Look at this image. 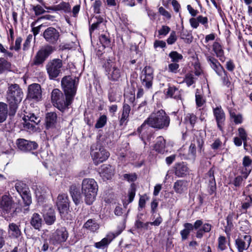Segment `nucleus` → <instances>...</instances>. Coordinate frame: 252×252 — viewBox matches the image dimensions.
Here are the masks:
<instances>
[{
	"mask_svg": "<svg viewBox=\"0 0 252 252\" xmlns=\"http://www.w3.org/2000/svg\"><path fill=\"white\" fill-rule=\"evenodd\" d=\"M188 185L187 181L178 180L174 184V189L176 192L181 194L187 190Z\"/></svg>",
	"mask_w": 252,
	"mask_h": 252,
	"instance_id": "7c9ffc66",
	"label": "nucleus"
},
{
	"mask_svg": "<svg viewBox=\"0 0 252 252\" xmlns=\"http://www.w3.org/2000/svg\"><path fill=\"white\" fill-rule=\"evenodd\" d=\"M166 96L178 99L180 96V92L178 88L174 86H169L165 93Z\"/></svg>",
	"mask_w": 252,
	"mask_h": 252,
	"instance_id": "58836bf2",
	"label": "nucleus"
},
{
	"mask_svg": "<svg viewBox=\"0 0 252 252\" xmlns=\"http://www.w3.org/2000/svg\"><path fill=\"white\" fill-rule=\"evenodd\" d=\"M195 101L198 107H201L205 102V99L203 98L200 91L196 89L195 92Z\"/></svg>",
	"mask_w": 252,
	"mask_h": 252,
	"instance_id": "c03bdc74",
	"label": "nucleus"
},
{
	"mask_svg": "<svg viewBox=\"0 0 252 252\" xmlns=\"http://www.w3.org/2000/svg\"><path fill=\"white\" fill-rule=\"evenodd\" d=\"M218 248L222 251L226 248V238L224 236H220L218 238Z\"/></svg>",
	"mask_w": 252,
	"mask_h": 252,
	"instance_id": "603ef678",
	"label": "nucleus"
},
{
	"mask_svg": "<svg viewBox=\"0 0 252 252\" xmlns=\"http://www.w3.org/2000/svg\"><path fill=\"white\" fill-rule=\"evenodd\" d=\"M24 96L22 89L17 84H8L6 99L9 106V115L14 116Z\"/></svg>",
	"mask_w": 252,
	"mask_h": 252,
	"instance_id": "f03ea898",
	"label": "nucleus"
},
{
	"mask_svg": "<svg viewBox=\"0 0 252 252\" xmlns=\"http://www.w3.org/2000/svg\"><path fill=\"white\" fill-rule=\"evenodd\" d=\"M32 39V34H29L27 37L26 40L25 41L23 44V49L24 51L27 50L30 46V43Z\"/></svg>",
	"mask_w": 252,
	"mask_h": 252,
	"instance_id": "0e129e2a",
	"label": "nucleus"
},
{
	"mask_svg": "<svg viewBox=\"0 0 252 252\" xmlns=\"http://www.w3.org/2000/svg\"><path fill=\"white\" fill-rule=\"evenodd\" d=\"M32 9L34 11L35 14L36 15H39L42 14L45 12V10L40 5L33 6Z\"/></svg>",
	"mask_w": 252,
	"mask_h": 252,
	"instance_id": "e2e57ef3",
	"label": "nucleus"
},
{
	"mask_svg": "<svg viewBox=\"0 0 252 252\" xmlns=\"http://www.w3.org/2000/svg\"><path fill=\"white\" fill-rule=\"evenodd\" d=\"M0 208L2 216L6 219L15 217L16 215V208L15 207L14 202L11 197L4 195L1 197Z\"/></svg>",
	"mask_w": 252,
	"mask_h": 252,
	"instance_id": "423d86ee",
	"label": "nucleus"
},
{
	"mask_svg": "<svg viewBox=\"0 0 252 252\" xmlns=\"http://www.w3.org/2000/svg\"><path fill=\"white\" fill-rule=\"evenodd\" d=\"M170 31V28L167 26H162L161 28L158 30V35H166Z\"/></svg>",
	"mask_w": 252,
	"mask_h": 252,
	"instance_id": "338daca9",
	"label": "nucleus"
},
{
	"mask_svg": "<svg viewBox=\"0 0 252 252\" xmlns=\"http://www.w3.org/2000/svg\"><path fill=\"white\" fill-rule=\"evenodd\" d=\"M206 58L207 61L209 63V65L210 66V67H211V68L214 67L215 66L218 65V64L220 63L216 58L211 55H209L207 54L206 55Z\"/></svg>",
	"mask_w": 252,
	"mask_h": 252,
	"instance_id": "09e8293b",
	"label": "nucleus"
},
{
	"mask_svg": "<svg viewBox=\"0 0 252 252\" xmlns=\"http://www.w3.org/2000/svg\"><path fill=\"white\" fill-rule=\"evenodd\" d=\"M57 116L56 113L49 112L46 115L45 125L47 129H53L55 127L57 123Z\"/></svg>",
	"mask_w": 252,
	"mask_h": 252,
	"instance_id": "393cba45",
	"label": "nucleus"
},
{
	"mask_svg": "<svg viewBox=\"0 0 252 252\" xmlns=\"http://www.w3.org/2000/svg\"><path fill=\"white\" fill-rule=\"evenodd\" d=\"M177 37L175 31H172L169 37L167 39V42L169 45H172L174 44L177 40Z\"/></svg>",
	"mask_w": 252,
	"mask_h": 252,
	"instance_id": "bf43d9fd",
	"label": "nucleus"
},
{
	"mask_svg": "<svg viewBox=\"0 0 252 252\" xmlns=\"http://www.w3.org/2000/svg\"><path fill=\"white\" fill-rule=\"evenodd\" d=\"M196 144H197L198 147L201 149L203 144V140L201 138H197L196 140L194 139L191 142L189 149V155L193 158H195L196 153Z\"/></svg>",
	"mask_w": 252,
	"mask_h": 252,
	"instance_id": "c85d7f7f",
	"label": "nucleus"
},
{
	"mask_svg": "<svg viewBox=\"0 0 252 252\" xmlns=\"http://www.w3.org/2000/svg\"><path fill=\"white\" fill-rule=\"evenodd\" d=\"M20 196L23 199L24 203V206L26 207L24 209L25 211H29V206L30 205L32 202L30 191H28L27 193H24L23 194L20 195Z\"/></svg>",
	"mask_w": 252,
	"mask_h": 252,
	"instance_id": "a19ab883",
	"label": "nucleus"
},
{
	"mask_svg": "<svg viewBox=\"0 0 252 252\" xmlns=\"http://www.w3.org/2000/svg\"><path fill=\"white\" fill-rule=\"evenodd\" d=\"M215 169L214 167L210 169L205 176V183L207 185V191L210 195L216 193L217 187L215 179Z\"/></svg>",
	"mask_w": 252,
	"mask_h": 252,
	"instance_id": "dca6fc26",
	"label": "nucleus"
},
{
	"mask_svg": "<svg viewBox=\"0 0 252 252\" xmlns=\"http://www.w3.org/2000/svg\"><path fill=\"white\" fill-rule=\"evenodd\" d=\"M82 191L85 195V201L91 205L94 201L97 191V184L93 179H84L82 183Z\"/></svg>",
	"mask_w": 252,
	"mask_h": 252,
	"instance_id": "7ed1b4c3",
	"label": "nucleus"
},
{
	"mask_svg": "<svg viewBox=\"0 0 252 252\" xmlns=\"http://www.w3.org/2000/svg\"><path fill=\"white\" fill-rule=\"evenodd\" d=\"M55 51L54 47L47 44L42 47L36 53L31 63V66H42L45 61Z\"/></svg>",
	"mask_w": 252,
	"mask_h": 252,
	"instance_id": "0eeeda50",
	"label": "nucleus"
},
{
	"mask_svg": "<svg viewBox=\"0 0 252 252\" xmlns=\"http://www.w3.org/2000/svg\"><path fill=\"white\" fill-rule=\"evenodd\" d=\"M238 131L239 137L241 138L243 141H247L248 137L246 130L243 127H239Z\"/></svg>",
	"mask_w": 252,
	"mask_h": 252,
	"instance_id": "4d7b16f0",
	"label": "nucleus"
},
{
	"mask_svg": "<svg viewBox=\"0 0 252 252\" xmlns=\"http://www.w3.org/2000/svg\"><path fill=\"white\" fill-rule=\"evenodd\" d=\"M91 155L95 165L105 161L110 156L109 152L98 142L92 145Z\"/></svg>",
	"mask_w": 252,
	"mask_h": 252,
	"instance_id": "6e6552de",
	"label": "nucleus"
},
{
	"mask_svg": "<svg viewBox=\"0 0 252 252\" xmlns=\"http://www.w3.org/2000/svg\"><path fill=\"white\" fill-rule=\"evenodd\" d=\"M25 115L23 119L24 121V127L25 128L33 130L35 128V126L37 125L41 121V118L37 116L33 113H27Z\"/></svg>",
	"mask_w": 252,
	"mask_h": 252,
	"instance_id": "4468645a",
	"label": "nucleus"
},
{
	"mask_svg": "<svg viewBox=\"0 0 252 252\" xmlns=\"http://www.w3.org/2000/svg\"><path fill=\"white\" fill-rule=\"evenodd\" d=\"M44 220L46 224L52 225L56 220L55 211L53 209H50L43 215Z\"/></svg>",
	"mask_w": 252,
	"mask_h": 252,
	"instance_id": "72a5a7b5",
	"label": "nucleus"
},
{
	"mask_svg": "<svg viewBox=\"0 0 252 252\" xmlns=\"http://www.w3.org/2000/svg\"><path fill=\"white\" fill-rule=\"evenodd\" d=\"M242 164L243 168L241 173L246 179L252 171V160L250 157L246 156L243 158Z\"/></svg>",
	"mask_w": 252,
	"mask_h": 252,
	"instance_id": "b1692460",
	"label": "nucleus"
},
{
	"mask_svg": "<svg viewBox=\"0 0 252 252\" xmlns=\"http://www.w3.org/2000/svg\"><path fill=\"white\" fill-rule=\"evenodd\" d=\"M78 81V78H73L70 76H65L62 80V86L68 101L73 100L76 94Z\"/></svg>",
	"mask_w": 252,
	"mask_h": 252,
	"instance_id": "39448f33",
	"label": "nucleus"
},
{
	"mask_svg": "<svg viewBox=\"0 0 252 252\" xmlns=\"http://www.w3.org/2000/svg\"><path fill=\"white\" fill-rule=\"evenodd\" d=\"M43 36L47 42L50 44L55 45L57 43L59 40L60 34L57 30L51 27L44 31Z\"/></svg>",
	"mask_w": 252,
	"mask_h": 252,
	"instance_id": "2eb2a0df",
	"label": "nucleus"
},
{
	"mask_svg": "<svg viewBox=\"0 0 252 252\" xmlns=\"http://www.w3.org/2000/svg\"><path fill=\"white\" fill-rule=\"evenodd\" d=\"M22 38L21 37H18L16 38L14 46H11L9 48L10 50H14L18 52L21 49V43L22 42Z\"/></svg>",
	"mask_w": 252,
	"mask_h": 252,
	"instance_id": "3c124183",
	"label": "nucleus"
},
{
	"mask_svg": "<svg viewBox=\"0 0 252 252\" xmlns=\"http://www.w3.org/2000/svg\"><path fill=\"white\" fill-rule=\"evenodd\" d=\"M46 8L48 10H52L53 11H61L63 10L66 13H71V6L68 2L62 1L59 4L52 7H46Z\"/></svg>",
	"mask_w": 252,
	"mask_h": 252,
	"instance_id": "cd10ccee",
	"label": "nucleus"
},
{
	"mask_svg": "<svg viewBox=\"0 0 252 252\" xmlns=\"http://www.w3.org/2000/svg\"><path fill=\"white\" fill-rule=\"evenodd\" d=\"M213 114L215 118L219 129L223 131V126L225 120V113L221 106L213 108Z\"/></svg>",
	"mask_w": 252,
	"mask_h": 252,
	"instance_id": "6ab92c4d",
	"label": "nucleus"
},
{
	"mask_svg": "<svg viewBox=\"0 0 252 252\" xmlns=\"http://www.w3.org/2000/svg\"><path fill=\"white\" fill-rule=\"evenodd\" d=\"M140 77L142 85L147 89L151 88L153 80V68L150 66H146L142 70Z\"/></svg>",
	"mask_w": 252,
	"mask_h": 252,
	"instance_id": "ddd939ff",
	"label": "nucleus"
},
{
	"mask_svg": "<svg viewBox=\"0 0 252 252\" xmlns=\"http://www.w3.org/2000/svg\"><path fill=\"white\" fill-rule=\"evenodd\" d=\"M165 147V140L162 136L157 138L156 143L154 146V149L159 153H163Z\"/></svg>",
	"mask_w": 252,
	"mask_h": 252,
	"instance_id": "c9c22d12",
	"label": "nucleus"
},
{
	"mask_svg": "<svg viewBox=\"0 0 252 252\" xmlns=\"http://www.w3.org/2000/svg\"><path fill=\"white\" fill-rule=\"evenodd\" d=\"M19 226V225L13 222L9 224L7 230L10 237L18 238L22 235Z\"/></svg>",
	"mask_w": 252,
	"mask_h": 252,
	"instance_id": "bb28decb",
	"label": "nucleus"
},
{
	"mask_svg": "<svg viewBox=\"0 0 252 252\" xmlns=\"http://www.w3.org/2000/svg\"><path fill=\"white\" fill-rule=\"evenodd\" d=\"M184 228L180 231V234L182 241H185L188 238L190 232L193 230L192 224L186 222L184 224Z\"/></svg>",
	"mask_w": 252,
	"mask_h": 252,
	"instance_id": "f704fd0d",
	"label": "nucleus"
},
{
	"mask_svg": "<svg viewBox=\"0 0 252 252\" xmlns=\"http://www.w3.org/2000/svg\"><path fill=\"white\" fill-rule=\"evenodd\" d=\"M246 200L247 202L242 203V208L243 209L247 210L252 205V198L249 196L246 198Z\"/></svg>",
	"mask_w": 252,
	"mask_h": 252,
	"instance_id": "774afa93",
	"label": "nucleus"
},
{
	"mask_svg": "<svg viewBox=\"0 0 252 252\" xmlns=\"http://www.w3.org/2000/svg\"><path fill=\"white\" fill-rule=\"evenodd\" d=\"M105 75L110 82H119L123 74L120 66H118L113 60L109 59L104 63Z\"/></svg>",
	"mask_w": 252,
	"mask_h": 252,
	"instance_id": "20e7f679",
	"label": "nucleus"
},
{
	"mask_svg": "<svg viewBox=\"0 0 252 252\" xmlns=\"http://www.w3.org/2000/svg\"><path fill=\"white\" fill-rule=\"evenodd\" d=\"M42 220L39 214L34 213L31 220V224L36 229H39L41 227Z\"/></svg>",
	"mask_w": 252,
	"mask_h": 252,
	"instance_id": "473e14b6",
	"label": "nucleus"
},
{
	"mask_svg": "<svg viewBox=\"0 0 252 252\" xmlns=\"http://www.w3.org/2000/svg\"><path fill=\"white\" fill-rule=\"evenodd\" d=\"M212 69L216 72V73L220 77H222L223 73L225 72V70L221 64L220 63L218 65L215 66Z\"/></svg>",
	"mask_w": 252,
	"mask_h": 252,
	"instance_id": "864d4df0",
	"label": "nucleus"
},
{
	"mask_svg": "<svg viewBox=\"0 0 252 252\" xmlns=\"http://www.w3.org/2000/svg\"><path fill=\"white\" fill-rule=\"evenodd\" d=\"M95 18L96 19V21L92 25L89 29L90 35H91L92 32L97 29L99 25L103 22V18L100 16H96Z\"/></svg>",
	"mask_w": 252,
	"mask_h": 252,
	"instance_id": "a18cd8bd",
	"label": "nucleus"
},
{
	"mask_svg": "<svg viewBox=\"0 0 252 252\" xmlns=\"http://www.w3.org/2000/svg\"><path fill=\"white\" fill-rule=\"evenodd\" d=\"M169 57L171 59V62L178 63L183 58V56L178 53L177 51H172L169 54Z\"/></svg>",
	"mask_w": 252,
	"mask_h": 252,
	"instance_id": "49530a36",
	"label": "nucleus"
},
{
	"mask_svg": "<svg viewBox=\"0 0 252 252\" xmlns=\"http://www.w3.org/2000/svg\"><path fill=\"white\" fill-rule=\"evenodd\" d=\"M16 144L19 150L26 153L32 152L38 147V144L35 142L29 141L23 138L18 139Z\"/></svg>",
	"mask_w": 252,
	"mask_h": 252,
	"instance_id": "f3484780",
	"label": "nucleus"
},
{
	"mask_svg": "<svg viewBox=\"0 0 252 252\" xmlns=\"http://www.w3.org/2000/svg\"><path fill=\"white\" fill-rule=\"evenodd\" d=\"M243 178L244 177H243L241 176H237L234 179L232 184L236 187L239 188L241 187L242 183L244 181Z\"/></svg>",
	"mask_w": 252,
	"mask_h": 252,
	"instance_id": "69168bd1",
	"label": "nucleus"
},
{
	"mask_svg": "<svg viewBox=\"0 0 252 252\" xmlns=\"http://www.w3.org/2000/svg\"><path fill=\"white\" fill-rule=\"evenodd\" d=\"M212 49L216 57L219 58L221 62L225 61L226 58L224 56V51L222 45L218 40H216L212 45Z\"/></svg>",
	"mask_w": 252,
	"mask_h": 252,
	"instance_id": "5701e85b",
	"label": "nucleus"
},
{
	"mask_svg": "<svg viewBox=\"0 0 252 252\" xmlns=\"http://www.w3.org/2000/svg\"><path fill=\"white\" fill-rule=\"evenodd\" d=\"M9 115V106L8 104L0 102V123L4 122Z\"/></svg>",
	"mask_w": 252,
	"mask_h": 252,
	"instance_id": "2f4dec72",
	"label": "nucleus"
},
{
	"mask_svg": "<svg viewBox=\"0 0 252 252\" xmlns=\"http://www.w3.org/2000/svg\"><path fill=\"white\" fill-rule=\"evenodd\" d=\"M63 61L59 59H54L50 61L46 65V68L50 79H55L61 73Z\"/></svg>",
	"mask_w": 252,
	"mask_h": 252,
	"instance_id": "9b49d317",
	"label": "nucleus"
},
{
	"mask_svg": "<svg viewBox=\"0 0 252 252\" xmlns=\"http://www.w3.org/2000/svg\"><path fill=\"white\" fill-rule=\"evenodd\" d=\"M252 241L250 235H245L243 238H238L235 241V245L238 252H244L250 247Z\"/></svg>",
	"mask_w": 252,
	"mask_h": 252,
	"instance_id": "a211bd4d",
	"label": "nucleus"
},
{
	"mask_svg": "<svg viewBox=\"0 0 252 252\" xmlns=\"http://www.w3.org/2000/svg\"><path fill=\"white\" fill-rule=\"evenodd\" d=\"M197 19L199 24L200 23L201 24L203 25L205 29H208V19L207 17H203L202 15H199L197 17Z\"/></svg>",
	"mask_w": 252,
	"mask_h": 252,
	"instance_id": "13d9d810",
	"label": "nucleus"
},
{
	"mask_svg": "<svg viewBox=\"0 0 252 252\" xmlns=\"http://www.w3.org/2000/svg\"><path fill=\"white\" fill-rule=\"evenodd\" d=\"M29 97L39 101L41 98V89L40 85L32 84L28 87Z\"/></svg>",
	"mask_w": 252,
	"mask_h": 252,
	"instance_id": "aec40b11",
	"label": "nucleus"
},
{
	"mask_svg": "<svg viewBox=\"0 0 252 252\" xmlns=\"http://www.w3.org/2000/svg\"><path fill=\"white\" fill-rule=\"evenodd\" d=\"M124 179L127 180L128 182H134L137 179V175L136 173L131 174H125L123 175Z\"/></svg>",
	"mask_w": 252,
	"mask_h": 252,
	"instance_id": "680f3d73",
	"label": "nucleus"
},
{
	"mask_svg": "<svg viewBox=\"0 0 252 252\" xmlns=\"http://www.w3.org/2000/svg\"><path fill=\"white\" fill-rule=\"evenodd\" d=\"M108 97L111 102H119L121 98V95L117 88H111L108 91Z\"/></svg>",
	"mask_w": 252,
	"mask_h": 252,
	"instance_id": "c756f323",
	"label": "nucleus"
},
{
	"mask_svg": "<svg viewBox=\"0 0 252 252\" xmlns=\"http://www.w3.org/2000/svg\"><path fill=\"white\" fill-rule=\"evenodd\" d=\"M57 205L62 218L64 220H70V216L69 214V199L66 194H62L58 195Z\"/></svg>",
	"mask_w": 252,
	"mask_h": 252,
	"instance_id": "9d476101",
	"label": "nucleus"
},
{
	"mask_svg": "<svg viewBox=\"0 0 252 252\" xmlns=\"http://www.w3.org/2000/svg\"><path fill=\"white\" fill-rule=\"evenodd\" d=\"M180 36L181 39H184L186 43H189L192 41V36L187 30H185L183 27L182 30L180 32Z\"/></svg>",
	"mask_w": 252,
	"mask_h": 252,
	"instance_id": "79ce46f5",
	"label": "nucleus"
},
{
	"mask_svg": "<svg viewBox=\"0 0 252 252\" xmlns=\"http://www.w3.org/2000/svg\"><path fill=\"white\" fill-rule=\"evenodd\" d=\"M15 188L20 195L30 191L28 185L22 181L16 182L15 185Z\"/></svg>",
	"mask_w": 252,
	"mask_h": 252,
	"instance_id": "4c0bfd02",
	"label": "nucleus"
},
{
	"mask_svg": "<svg viewBox=\"0 0 252 252\" xmlns=\"http://www.w3.org/2000/svg\"><path fill=\"white\" fill-rule=\"evenodd\" d=\"M197 120V117L193 114H188L185 118L186 124H189L192 128L194 127Z\"/></svg>",
	"mask_w": 252,
	"mask_h": 252,
	"instance_id": "37998d69",
	"label": "nucleus"
},
{
	"mask_svg": "<svg viewBox=\"0 0 252 252\" xmlns=\"http://www.w3.org/2000/svg\"><path fill=\"white\" fill-rule=\"evenodd\" d=\"M170 123L168 115L163 109L152 112L141 126L137 128V132L141 140L145 144V134L149 129V127L157 129H167Z\"/></svg>",
	"mask_w": 252,
	"mask_h": 252,
	"instance_id": "f257e3e1",
	"label": "nucleus"
},
{
	"mask_svg": "<svg viewBox=\"0 0 252 252\" xmlns=\"http://www.w3.org/2000/svg\"><path fill=\"white\" fill-rule=\"evenodd\" d=\"M11 70V64L7 60L4 58H0V74L5 71H10Z\"/></svg>",
	"mask_w": 252,
	"mask_h": 252,
	"instance_id": "e433bc0d",
	"label": "nucleus"
},
{
	"mask_svg": "<svg viewBox=\"0 0 252 252\" xmlns=\"http://www.w3.org/2000/svg\"><path fill=\"white\" fill-rule=\"evenodd\" d=\"M179 64L177 63H172L168 64V71L169 72L176 73L178 71Z\"/></svg>",
	"mask_w": 252,
	"mask_h": 252,
	"instance_id": "052dcab7",
	"label": "nucleus"
},
{
	"mask_svg": "<svg viewBox=\"0 0 252 252\" xmlns=\"http://www.w3.org/2000/svg\"><path fill=\"white\" fill-rule=\"evenodd\" d=\"M99 40L102 46L104 47H109L111 45V41L108 37L105 34H101L99 36Z\"/></svg>",
	"mask_w": 252,
	"mask_h": 252,
	"instance_id": "8fccbe9b",
	"label": "nucleus"
},
{
	"mask_svg": "<svg viewBox=\"0 0 252 252\" xmlns=\"http://www.w3.org/2000/svg\"><path fill=\"white\" fill-rule=\"evenodd\" d=\"M99 173L104 180L110 179L114 174V168L109 164H103L99 169Z\"/></svg>",
	"mask_w": 252,
	"mask_h": 252,
	"instance_id": "412c9836",
	"label": "nucleus"
},
{
	"mask_svg": "<svg viewBox=\"0 0 252 252\" xmlns=\"http://www.w3.org/2000/svg\"><path fill=\"white\" fill-rule=\"evenodd\" d=\"M102 5L101 0H95L92 6L94 13L99 14L100 13V7Z\"/></svg>",
	"mask_w": 252,
	"mask_h": 252,
	"instance_id": "6e6d98bb",
	"label": "nucleus"
},
{
	"mask_svg": "<svg viewBox=\"0 0 252 252\" xmlns=\"http://www.w3.org/2000/svg\"><path fill=\"white\" fill-rule=\"evenodd\" d=\"M84 227L92 232L96 231L99 227L98 224L93 219H89L84 224Z\"/></svg>",
	"mask_w": 252,
	"mask_h": 252,
	"instance_id": "ea45409f",
	"label": "nucleus"
},
{
	"mask_svg": "<svg viewBox=\"0 0 252 252\" xmlns=\"http://www.w3.org/2000/svg\"><path fill=\"white\" fill-rule=\"evenodd\" d=\"M189 173V170L184 162L177 163L175 165V174L179 177H183Z\"/></svg>",
	"mask_w": 252,
	"mask_h": 252,
	"instance_id": "a878e982",
	"label": "nucleus"
},
{
	"mask_svg": "<svg viewBox=\"0 0 252 252\" xmlns=\"http://www.w3.org/2000/svg\"><path fill=\"white\" fill-rule=\"evenodd\" d=\"M122 231V230L120 231L118 233H117L116 235L112 233H109L107 235L106 237L102 239L100 242L95 243L94 246L98 249H104L108 247L113 239H114L116 236L119 235Z\"/></svg>",
	"mask_w": 252,
	"mask_h": 252,
	"instance_id": "4be33fe9",
	"label": "nucleus"
},
{
	"mask_svg": "<svg viewBox=\"0 0 252 252\" xmlns=\"http://www.w3.org/2000/svg\"><path fill=\"white\" fill-rule=\"evenodd\" d=\"M68 237V233L65 227H61L52 233L50 237V243L57 246L65 242Z\"/></svg>",
	"mask_w": 252,
	"mask_h": 252,
	"instance_id": "f8f14e48",
	"label": "nucleus"
},
{
	"mask_svg": "<svg viewBox=\"0 0 252 252\" xmlns=\"http://www.w3.org/2000/svg\"><path fill=\"white\" fill-rule=\"evenodd\" d=\"M194 75L192 74L188 73L185 76L184 81L187 84V86L189 87L194 84Z\"/></svg>",
	"mask_w": 252,
	"mask_h": 252,
	"instance_id": "5fc2aeb1",
	"label": "nucleus"
},
{
	"mask_svg": "<svg viewBox=\"0 0 252 252\" xmlns=\"http://www.w3.org/2000/svg\"><path fill=\"white\" fill-rule=\"evenodd\" d=\"M107 118L106 115L101 116L96 124H95V127L96 128H100L103 127L106 124Z\"/></svg>",
	"mask_w": 252,
	"mask_h": 252,
	"instance_id": "de8ad7c7",
	"label": "nucleus"
},
{
	"mask_svg": "<svg viewBox=\"0 0 252 252\" xmlns=\"http://www.w3.org/2000/svg\"><path fill=\"white\" fill-rule=\"evenodd\" d=\"M51 100L54 105L60 111H64L71 103L72 100L68 101L67 95H63L58 89H55L51 93Z\"/></svg>",
	"mask_w": 252,
	"mask_h": 252,
	"instance_id": "1a4fd4ad",
	"label": "nucleus"
}]
</instances>
